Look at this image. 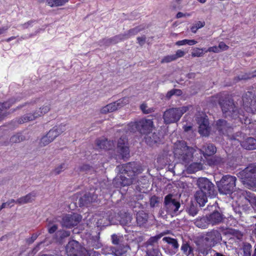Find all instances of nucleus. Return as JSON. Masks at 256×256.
Instances as JSON below:
<instances>
[{
	"label": "nucleus",
	"mask_w": 256,
	"mask_h": 256,
	"mask_svg": "<svg viewBox=\"0 0 256 256\" xmlns=\"http://www.w3.org/2000/svg\"><path fill=\"white\" fill-rule=\"evenodd\" d=\"M65 127V125L60 124L58 126L53 128L47 133L48 136L53 141L56 137L66 130V129Z\"/></svg>",
	"instance_id": "22"
},
{
	"label": "nucleus",
	"mask_w": 256,
	"mask_h": 256,
	"mask_svg": "<svg viewBox=\"0 0 256 256\" xmlns=\"http://www.w3.org/2000/svg\"><path fill=\"white\" fill-rule=\"evenodd\" d=\"M208 120L206 118H203L200 121L198 132L200 134L204 136L208 135L210 128L208 126Z\"/></svg>",
	"instance_id": "26"
},
{
	"label": "nucleus",
	"mask_w": 256,
	"mask_h": 256,
	"mask_svg": "<svg viewBox=\"0 0 256 256\" xmlns=\"http://www.w3.org/2000/svg\"><path fill=\"white\" fill-rule=\"evenodd\" d=\"M218 103L226 118L236 119L239 118L240 115H242L236 106L233 100L228 96H221L220 98Z\"/></svg>",
	"instance_id": "5"
},
{
	"label": "nucleus",
	"mask_w": 256,
	"mask_h": 256,
	"mask_svg": "<svg viewBox=\"0 0 256 256\" xmlns=\"http://www.w3.org/2000/svg\"><path fill=\"white\" fill-rule=\"evenodd\" d=\"M34 22V20H30L24 24H20L19 26L21 27L22 29L28 28H29L32 27L33 26V24Z\"/></svg>",
	"instance_id": "56"
},
{
	"label": "nucleus",
	"mask_w": 256,
	"mask_h": 256,
	"mask_svg": "<svg viewBox=\"0 0 256 256\" xmlns=\"http://www.w3.org/2000/svg\"><path fill=\"white\" fill-rule=\"evenodd\" d=\"M98 198V195L94 192H86L79 200L80 206H88L91 203L94 202Z\"/></svg>",
	"instance_id": "17"
},
{
	"label": "nucleus",
	"mask_w": 256,
	"mask_h": 256,
	"mask_svg": "<svg viewBox=\"0 0 256 256\" xmlns=\"http://www.w3.org/2000/svg\"><path fill=\"white\" fill-rule=\"evenodd\" d=\"M186 210L190 216H194L198 214L199 210L196 205L192 203L187 208Z\"/></svg>",
	"instance_id": "40"
},
{
	"label": "nucleus",
	"mask_w": 256,
	"mask_h": 256,
	"mask_svg": "<svg viewBox=\"0 0 256 256\" xmlns=\"http://www.w3.org/2000/svg\"><path fill=\"white\" fill-rule=\"evenodd\" d=\"M26 140V137L22 132H18L12 136L10 139V142L11 144L19 143Z\"/></svg>",
	"instance_id": "35"
},
{
	"label": "nucleus",
	"mask_w": 256,
	"mask_h": 256,
	"mask_svg": "<svg viewBox=\"0 0 256 256\" xmlns=\"http://www.w3.org/2000/svg\"><path fill=\"white\" fill-rule=\"evenodd\" d=\"M222 239L220 233L216 230H212L206 232L204 240L210 245L214 246Z\"/></svg>",
	"instance_id": "15"
},
{
	"label": "nucleus",
	"mask_w": 256,
	"mask_h": 256,
	"mask_svg": "<svg viewBox=\"0 0 256 256\" xmlns=\"http://www.w3.org/2000/svg\"><path fill=\"white\" fill-rule=\"evenodd\" d=\"M130 100L128 97L122 98L102 107L100 110V112L102 114H106L114 112L128 104Z\"/></svg>",
	"instance_id": "10"
},
{
	"label": "nucleus",
	"mask_w": 256,
	"mask_h": 256,
	"mask_svg": "<svg viewBox=\"0 0 256 256\" xmlns=\"http://www.w3.org/2000/svg\"><path fill=\"white\" fill-rule=\"evenodd\" d=\"M150 206L154 208L156 206L158 203V198L156 196H153L150 198Z\"/></svg>",
	"instance_id": "55"
},
{
	"label": "nucleus",
	"mask_w": 256,
	"mask_h": 256,
	"mask_svg": "<svg viewBox=\"0 0 256 256\" xmlns=\"http://www.w3.org/2000/svg\"><path fill=\"white\" fill-rule=\"evenodd\" d=\"M89 246L92 247L94 248L98 249L102 246V244L100 240L99 237L96 236L92 237L88 242Z\"/></svg>",
	"instance_id": "38"
},
{
	"label": "nucleus",
	"mask_w": 256,
	"mask_h": 256,
	"mask_svg": "<svg viewBox=\"0 0 256 256\" xmlns=\"http://www.w3.org/2000/svg\"><path fill=\"white\" fill-rule=\"evenodd\" d=\"M10 102H8L0 104V114L4 110L10 108Z\"/></svg>",
	"instance_id": "57"
},
{
	"label": "nucleus",
	"mask_w": 256,
	"mask_h": 256,
	"mask_svg": "<svg viewBox=\"0 0 256 256\" xmlns=\"http://www.w3.org/2000/svg\"><path fill=\"white\" fill-rule=\"evenodd\" d=\"M186 54L185 52L181 50H178L176 52V54H174L175 56V60H176L177 58H180L183 57Z\"/></svg>",
	"instance_id": "59"
},
{
	"label": "nucleus",
	"mask_w": 256,
	"mask_h": 256,
	"mask_svg": "<svg viewBox=\"0 0 256 256\" xmlns=\"http://www.w3.org/2000/svg\"><path fill=\"white\" fill-rule=\"evenodd\" d=\"M153 126L152 120L142 119L137 122H130L127 126L126 130L132 132L138 131L142 134H147L152 131Z\"/></svg>",
	"instance_id": "7"
},
{
	"label": "nucleus",
	"mask_w": 256,
	"mask_h": 256,
	"mask_svg": "<svg viewBox=\"0 0 256 256\" xmlns=\"http://www.w3.org/2000/svg\"><path fill=\"white\" fill-rule=\"evenodd\" d=\"M120 174L114 180L116 187L125 186L138 182L137 176L142 172L141 167L134 162L116 167Z\"/></svg>",
	"instance_id": "2"
},
{
	"label": "nucleus",
	"mask_w": 256,
	"mask_h": 256,
	"mask_svg": "<svg viewBox=\"0 0 256 256\" xmlns=\"http://www.w3.org/2000/svg\"><path fill=\"white\" fill-rule=\"evenodd\" d=\"M65 127V125L60 124L58 126L53 128L47 133L48 136L53 141L56 137L66 130V129Z\"/></svg>",
	"instance_id": "21"
},
{
	"label": "nucleus",
	"mask_w": 256,
	"mask_h": 256,
	"mask_svg": "<svg viewBox=\"0 0 256 256\" xmlns=\"http://www.w3.org/2000/svg\"><path fill=\"white\" fill-rule=\"evenodd\" d=\"M58 226L56 224L51 225L48 224V232L50 234H54L58 230Z\"/></svg>",
	"instance_id": "58"
},
{
	"label": "nucleus",
	"mask_w": 256,
	"mask_h": 256,
	"mask_svg": "<svg viewBox=\"0 0 256 256\" xmlns=\"http://www.w3.org/2000/svg\"><path fill=\"white\" fill-rule=\"evenodd\" d=\"M70 232L66 230H58L56 233V236L58 241L60 242L65 238L70 235Z\"/></svg>",
	"instance_id": "42"
},
{
	"label": "nucleus",
	"mask_w": 256,
	"mask_h": 256,
	"mask_svg": "<svg viewBox=\"0 0 256 256\" xmlns=\"http://www.w3.org/2000/svg\"><path fill=\"white\" fill-rule=\"evenodd\" d=\"M148 219V214L144 211H139L136 214V221L141 226L146 223Z\"/></svg>",
	"instance_id": "34"
},
{
	"label": "nucleus",
	"mask_w": 256,
	"mask_h": 256,
	"mask_svg": "<svg viewBox=\"0 0 256 256\" xmlns=\"http://www.w3.org/2000/svg\"><path fill=\"white\" fill-rule=\"evenodd\" d=\"M242 182L248 188H256V166L250 164L237 174Z\"/></svg>",
	"instance_id": "6"
},
{
	"label": "nucleus",
	"mask_w": 256,
	"mask_h": 256,
	"mask_svg": "<svg viewBox=\"0 0 256 256\" xmlns=\"http://www.w3.org/2000/svg\"><path fill=\"white\" fill-rule=\"evenodd\" d=\"M38 236V235L37 234H33L30 238L26 239V242H28V244H32L36 239Z\"/></svg>",
	"instance_id": "62"
},
{
	"label": "nucleus",
	"mask_w": 256,
	"mask_h": 256,
	"mask_svg": "<svg viewBox=\"0 0 256 256\" xmlns=\"http://www.w3.org/2000/svg\"><path fill=\"white\" fill-rule=\"evenodd\" d=\"M218 48L219 50H226L228 49V46L224 42H220Z\"/></svg>",
	"instance_id": "63"
},
{
	"label": "nucleus",
	"mask_w": 256,
	"mask_h": 256,
	"mask_svg": "<svg viewBox=\"0 0 256 256\" xmlns=\"http://www.w3.org/2000/svg\"><path fill=\"white\" fill-rule=\"evenodd\" d=\"M117 150L122 158H126L130 154L128 146V140L125 137H121L118 142Z\"/></svg>",
	"instance_id": "16"
},
{
	"label": "nucleus",
	"mask_w": 256,
	"mask_h": 256,
	"mask_svg": "<svg viewBox=\"0 0 256 256\" xmlns=\"http://www.w3.org/2000/svg\"><path fill=\"white\" fill-rule=\"evenodd\" d=\"M130 248L128 245L120 246L118 248L112 250L115 256H126Z\"/></svg>",
	"instance_id": "30"
},
{
	"label": "nucleus",
	"mask_w": 256,
	"mask_h": 256,
	"mask_svg": "<svg viewBox=\"0 0 256 256\" xmlns=\"http://www.w3.org/2000/svg\"><path fill=\"white\" fill-rule=\"evenodd\" d=\"M69 0H46V4L51 8L64 6Z\"/></svg>",
	"instance_id": "32"
},
{
	"label": "nucleus",
	"mask_w": 256,
	"mask_h": 256,
	"mask_svg": "<svg viewBox=\"0 0 256 256\" xmlns=\"http://www.w3.org/2000/svg\"><path fill=\"white\" fill-rule=\"evenodd\" d=\"M112 240L114 244H118L119 243V238L116 234H112Z\"/></svg>",
	"instance_id": "64"
},
{
	"label": "nucleus",
	"mask_w": 256,
	"mask_h": 256,
	"mask_svg": "<svg viewBox=\"0 0 256 256\" xmlns=\"http://www.w3.org/2000/svg\"><path fill=\"white\" fill-rule=\"evenodd\" d=\"M204 22L198 21L191 27L190 30L193 33H196L198 29L204 27Z\"/></svg>",
	"instance_id": "47"
},
{
	"label": "nucleus",
	"mask_w": 256,
	"mask_h": 256,
	"mask_svg": "<svg viewBox=\"0 0 256 256\" xmlns=\"http://www.w3.org/2000/svg\"><path fill=\"white\" fill-rule=\"evenodd\" d=\"M96 144L98 147L100 149L109 150L112 146L110 142L106 138L96 140Z\"/></svg>",
	"instance_id": "33"
},
{
	"label": "nucleus",
	"mask_w": 256,
	"mask_h": 256,
	"mask_svg": "<svg viewBox=\"0 0 256 256\" xmlns=\"http://www.w3.org/2000/svg\"><path fill=\"white\" fill-rule=\"evenodd\" d=\"M216 129L220 133L225 134L228 132V130L231 128V126L224 120H219L216 124Z\"/></svg>",
	"instance_id": "27"
},
{
	"label": "nucleus",
	"mask_w": 256,
	"mask_h": 256,
	"mask_svg": "<svg viewBox=\"0 0 256 256\" xmlns=\"http://www.w3.org/2000/svg\"><path fill=\"white\" fill-rule=\"evenodd\" d=\"M82 218L81 215L78 214H66L62 218V225L66 228H70L76 226Z\"/></svg>",
	"instance_id": "14"
},
{
	"label": "nucleus",
	"mask_w": 256,
	"mask_h": 256,
	"mask_svg": "<svg viewBox=\"0 0 256 256\" xmlns=\"http://www.w3.org/2000/svg\"><path fill=\"white\" fill-rule=\"evenodd\" d=\"M36 196L37 192L36 191H32L26 195L17 199L16 201V204L22 205L32 202L34 200Z\"/></svg>",
	"instance_id": "19"
},
{
	"label": "nucleus",
	"mask_w": 256,
	"mask_h": 256,
	"mask_svg": "<svg viewBox=\"0 0 256 256\" xmlns=\"http://www.w3.org/2000/svg\"><path fill=\"white\" fill-rule=\"evenodd\" d=\"M225 159L220 156H216L210 159L209 162L210 165H221L225 162Z\"/></svg>",
	"instance_id": "41"
},
{
	"label": "nucleus",
	"mask_w": 256,
	"mask_h": 256,
	"mask_svg": "<svg viewBox=\"0 0 256 256\" xmlns=\"http://www.w3.org/2000/svg\"><path fill=\"white\" fill-rule=\"evenodd\" d=\"M212 251H214L213 250L208 249L204 248H199L198 249V252L200 254H202L203 256H206L208 254H209L212 255Z\"/></svg>",
	"instance_id": "51"
},
{
	"label": "nucleus",
	"mask_w": 256,
	"mask_h": 256,
	"mask_svg": "<svg viewBox=\"0 0 256 256\" xmlns=\"http://www.w3.org/2000/svg\"><path fill=\"white\" fill-rule=\"evenodd\" d=\"M220 50H219V48L216 46H214L210 47L208 50L206 49L205 52H220Z\"/></svg>",
	"instance_id": "61"
},
{
	"label": "nucleus",
	"mask_w": 256,
	"mask_h": 256,
	"mask_svg": "<svg viewBox=\"0 0 256 256\" xmlns=\"http://www.w3.org/2000/svg\"><path fill=\"white\" fill-rule=\"evenodd\" d=\"M118 220H114L113 216H106V218L108 220L110 224H116L119 222L120 224L122 226H128L131 223L132 220V215L128 212H120L118 215Z\"/></svg>",
	"instance_id": "13"
},
{
	"label": "nucleus",
	"mask_w": 256,
	"mask_h": 256,
	"mask_svg": "<svg viewBox=\"0 0 256 256\" xmlns=\"http://www.w3.org/2000/svg\"><path fill=\"white\" fill-rule=\"evenodd\" d=\"M207 216L210 224L212 226L220 224L224 218L223 215L217 210L214 211Z\"/></svg>",
	"instance_id": "20"
},
{
	"label": "nucleus",
	"mask_w": 256,
	"mask_h": 256,
	"mask_svg": "<svg viewBox=\"0 0 256 256\" xmlns=\"http://www.w3.org/2000/svg\"><path fill=\"white\" fill-rule=\"evenodd\" d=\"M180 249L185 256H188L191 255L194 256V249L188 243H183Z\"/></svg>",
	"instance_id": "36"
},
{
	"label": "nucleus",
	"mask_w": 256,
	"mask_h": 256,
	"mask_svg": "<svg viewBox=\"0 0 256 256\" xmlns=\"http://www.w3.org/2000/svg\"><path fill=\"white\" fill-rule=\"evenodd\" d=\"M212 197L209 194H206L202 190H198L196 192L194 197L197 202L199 204L200 206H204L205 204L208 201V197Z\"/></svg>",
	"instance_id": "23"
},
{
	"label": "nucleus",
	"mask_w": 256,
	"mask_h": 256,
	"mask_svg": "<svg viewBox=\"0 0 256 256\" xmlns=\"http://www.w3.org/2000/svg\"><path fill=\"white\" fill-rule=\"evenodd\" d=\"M143 29L144 28H141L140 26H136L130 30L126 32L124 34L126 39L132 36L136 35Z\"/></svg>",
	"instance_id": "39"
},
{
	"label": "nucleus",
	"mask_w": 256,
	"mask_h": 256,
	"mask_svg": "<svg viewBox=\"0 0 256 256\" xmlns=\"http://www.w3.org/2000/svg\"><path fill=\"white\" fill-rule=\"evenodd\" d=\"M196 184L200 190L206 192L212 196H215L214 184L207 178H200L197 180Z\"/></svg>",
	"instance_id": "12"
},
{
	"label": "nucleus",
	"mask_w": 256,
	"mask_h": 256,
	"mask_svg": "<svg viewBox=\"0 0 256 256\" xmlns=\"http://www.w3.org/2000/svg\"><path fill=\"white\" fill-rule=\"evenodd\" d=\"M146 40V36H138L137 38L138 42L140 46H142L144 44Z\"/></svg>",
	"instance_id": "60"
},
{
	"label": "nucleus",
	"mask_w": 256,
	"mask_h": 256,
	"mask_svg": "<svg viewBox=\"0 0 256 256\" xmlns=\"http://www.w3.org/2000/svg\"><path fill=\"white\" fill-rule=\"evenodd\" d=\"M241 145L246 150H255L256 149V140L251 137L248 138L242 142Z\"/></svg>",
	"instance_id": "28"
},
{
	"label": "nucleus",
	"mask_w": 256,
	"mask_h": 256,
	"mask_svg": "<svg viewBox=\"0 0 256 256\" xmlns=\"http://www.w3.org/2000/svg\"><path fill=\"white\" fill-rule=\"evenodd\" d=\"M140 108L142 112L146 114H150L154 111L153 108H148V106L145 104H142Z\"/></svg>",
	"instance_id": "54"
},
{
	"label": "nucleus",
	"mask_w": 256,
	"mask_h": 256,
	"mask_svg": "<svg viewBox=\"0 0 256 256\" xmlns=\"http://www.w3.org/2000/svg\"><path fill=\"white\" fill-rule=\"evenodd\" d=\"M216 152V147L212 144L206 143L202 148H194L186 146L184 141L178 142L174 144V156L178 162L184 164H189L193 159L202 158V154L204 157L211 156Z\"/></svg>",
	"instance_id": "1"
},
{
	"label": "nucleus",
	"mask_w": 256,
	"mask_h": 256,
	"mask_svg": "<svg viewBox=\"0 0 256 256\" xmlns=\"http://www.w3.org/2000/svg\"><path fill=\"white\" fill-rule=\"evenodd\" d=\"M50 110V104H44L38 109L36 110L33 113L26 114L19 118L17 119L16 122L18 124H22L34 120L48 113Z\"/></svg>",
	"instance_id": "9"
},
{
	"label": "nucleus",
	"mask_w": 256,
	"mask_h": 256,
	"mask_svg": "<svg viewBox=\"0 0 256 256\" xmlns=\"http://www.w3.org/2000/svg\"><path fill=\"white\" fill-rule=\"evenodd\" d=\"M147 256H162L158 248H146Z\"/></svg>",
	"instance_id": "44"
},
{
	"label": "nucleus",
	"mask_w": 256,
	"mask_h": 256,
	"mask_svg": "<svg viewBox=\"0 0 256 256\" xmlns=\"http://www.w3.org/2000/svg\"><path fill=\"white\" fill-rule=\"evenodd\" d=\"M162 234H158L150 237L146 242V248H158V241L162 238Z\"/></svg>",
	"instance_id": "29"
},
{
	"label": "nucleus",
	"mask_w": 256,
	"mask_h": 256,
	"mask_svg": "<svg viewBox=\"0 0 256 256\" xmlns=\"http://www.w3.org/2000/svg\"><path fill=\"white\" fill-rule=\"evenodd\" d=\"M252 246L250 244L246 245L243 248V256H251Z\"/></svg>",
	"instance_id": "53"
},
{
	"label": "nucleus",
	"mask_w": 256,
	"mask_h": 256,
	"mask_svg": "<svg viewBox=\"0 0 256 256\" xmlns=\"http://www.w3.org/2000/svg\"><path fill=\"white\" fill-rule=\"evenodd\" d=\"M187 106L172 108L167 109L163 114L164 122L165 124H170L178 122L182 116L187 112Z\"/></svg>",
	"instance_id": "8"
},
{
	"label": "nucleus",
	"mask_w": 256,
	"mask_h": 256,
	"mask_svg": "<svg viewBox=\"0 0 256 256\" xmlns=\"http://www.w3.org/2000/svg\"><path fill=\"white\" fill-rule=\"evenodd\" d=\"M111 40L112 44H116L121 40H124L126 39L124 34H119L116 36L112 38H111Z\"/></svg>",
	"instance_id": "49"
},
{
	"label": "nucleus",
	"mask_w": 256,
	"mask_h": 256,
	"mask_svg": "<svg viewBox=\"0 0 256 256\" xmlns=\"http://www.w3.org/2000/svg\"><path fill=\"white\" fill-rule=\"evenodd\" d=\"M242 196L253 207L256 208V195L250 192L240 190Z\"/></svg>",
	"instance_id": "25"
},
{
	"label": "nucleus",
	"mask_w": 256,
	"mask_h": 256,
	"mask_svg": "<svg viewBox=\"0 0 256 256\" xmlns=\"http://www.w3.org/2000/svg\"><path fill=\"white\" fill-rule=\"evenodd\" d=\"M206 48H196L194 50V51L192 52V57H200L202 56L203 52H205Z\"/></svg>",
	"instance_id": "48"
},
{
	"label": "nucleus",
	"mask_w": 256,
	"mask_h": 256,
	"mask_svg": "<svg viewBox=\"0 0 256 256\" xmlns=\"http://www.w3.org/2000/svg\"><path fill=\"white\" fill-rule=\"evenodd\" d=\"M52 142V140H50V138L48 136V134H46V136L42 137L40 139V146H44Z\"/></svg>",
	"instance_id": "46"
},
{
	"label": "nucleus",
	"mask_w": 256,
	"mask_h": 256,
	"mask_svg": "<svg viewBox=\"0 0 256 256\" xmlns=\"http://www.w3.org/2000/svg\"><path fill=\"white\" fill-rule=\"evenodd\" d=\"M175 60V56H174V54L168 55L164 56L163 58H162L160 61V62L162 64L168 63Z\"/></svg>",
	"instance_id": "52"
},
{
	"label": "nucleus",
	"mask_w": 256,
	"mask_h": 256,
	"mask_svg": "<svg viewBox=\"0 0 256 256\" xmlns=\"http://www.w3.org/2000/svg\"><path fill=\"white\" fill-rule=\"evenodd\" d=\"M162 240L170 245L172 248L170 252L171 256L174 254L178 250L179 244L176 239L166 236L162 238Z\"/></svg>",
	"instance_id": "24"
},
{
	"label": "nucleus",
	"mask_w": 256,
	"mask_h": 256,
	"mask_svg": "<svg viewBox=\"0 0 256 256\" xmlns=\"http://www.w3.org/2000/svg\"><path fill=\"white\" fill-rule=\"evenodd\" d=\"M244 108L248 112L256 114V99L252 92H248L242 97Z\"/></svg>",
	"instance_id": "11"
},
{
	"label": "nucleus",
	"mask_w": 256,
	"mask_h": 256,
	"mask_svg": "<svg viewBox=\"0 0 256 256\" xmlns=\"http://www.w3.org/2000/svg\"><path fill=\"white\" fill-rule=\"evenodd\" d=\"M197 43V42L194 40H178L176 42V44L178 46H181L183 45L188 44L189 46H192Z\"/></svg>",
	"instance_id": "45"
},
{
	"label": "nucleus",
	"mask_w": 256,
	"mask_h": 256,
	"mask_svg": "<svg viewBox=\"0 0 256 256\" xmlns=\"http://www.w3.org/2000/svg\"><path fill=\"white\" fill-rule=\"evenodd\" d=\"M237 178L235 176L226 174L216 182L218 190L220 194L230 196L232 193L240 190L236 186Z\"/></svg>",
	"instance_id": "4"
},
{
	"label": "nucleus",
	"mask_w": 256,
	"mask_h": 256,
	"mask_svg": "<svg viewBox=\"0 0 256 256\" xmlns=\"http://www.w3.org/2000/svg\"><path fill=\"white\" fill-rule=\"evenodd\" d=\"M146 142L149 145H152L158 142L159 138L155 133L148 134L145 137Z\"/></svg>",
	"instance_id": "37"
},
{
	"label": "nucleus",
	"mask_w": 256,
	"mask_h": 256,
	"mask_svg": "<svg viewBox=\"0 0 256 256\" xmlns=\"http://www.w3.org/2000/svg\"><path fill=\"white\" fill-rule=\"evenodd\" d=\"M202 168V164L200 162H194L188 167V170L191 173H194Z\"/></svg>",
	"instance_id": "43"
},
{
	"label": "nucleus",
	"mask_w": 256,
	"mask_h": 256,
	"mask_svg": "<svg viewBox=\"0 0 256 256\" xmlns=\"http://www.w3.org/2000/svg\"><path fill=\"white\" fill-rule=\"evenodd\" d=\"M79 248L78 242L73 240L68 242L66 246V252L68 256H78Z\"/></svg>",
	"instance_id": "18"
},
{
	"label": "nucleus",
	"mask_w": 256,
	"mask_h": 256,
	"mask_svg": "<svg viewBox=\"0 0 256 256\" xmlns=\"http://www.w3.org/2000/svg\"><path fill=\"white\" fill-rule=\"evenodd\" d=\"M194 224L197 227L202 228H207L210 225L207 215L206 216L196 218Z\"/></svg>",
	"instance_id": "31"
},
{
	"label": "nucleus",
	"mask_w": 256,
	"mask_h": 256,
	"mask_svg": "<svg viewBox=\"0 0 256 256\" xmlns=\"http://www.w3.org/2000/svg\"><path fill=\"white\" fill-rule=\"evenodd\" d=\"M67 168V166L64 163L58 166L55 169L53 170V172L55 174H58L62 172L64 170L66 169Z\"/></svg>",
	"instance_id": "50"
},
{
	"label": "nucleus",
	"mask_w": 256,
	"mask_h": 256,
	"mask_svg": "<svg viewBox=\"0 0 256 256\" xmlns=\"http://www.w3.org/2000/svg\"><path fill=\"white\" fill-rule=\"evenodd\" d=\"M180 204L172 194H168L164 196V206L159 211L160 216L165 219L168 215L172 217L178 216L182 211L180 210Z\"/></svg>",
	"instance_id": "3"
}]
</instances>
